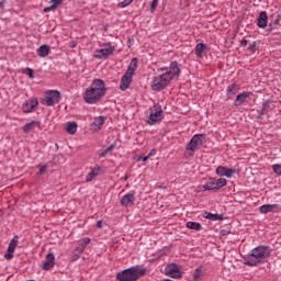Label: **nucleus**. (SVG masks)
Masks as SVG:
<instances>
[{"label": "nucleus", "instance_id": "39448f33", "mask_svg": "<svg viewBox=\"0 0 281 281\" xmlns=\"http://www.w3.org/2000/svg\"><path fill=\"white\" fill-rule=\"evenodd\" d=\"M115 52V46L111 45V43H104L100 45V48H97L93 57L99 60H106L109 56H113Z\"/></svg>", "mask_w": 281, "mask_h": 281}, {"label": "nucleus", "instance_id": "2f4dec72", "mask_svg": "<svg viewBox=\"0 0 281 281\" xmlns=\"http://www.w3.org/2000/svg\"><path fill=\"white\" fill-rule=\"evenodd\" d=\"M113 150H115V144L110 145L108 148H105L100 155L99 157H106L109 155V153H113Z\"/></svg>", "mask_w": 281, "mask_h": 281}, {"label": "nucleus", "instance_id": "f257e3e1", "mask_svg": "<svg viewBox=\"0 0 281 281\" xmlns=\"http://www.w3.org/2000/svg\"><path fill=\"white\" fill-rule=\"evenodd\" d=\"M179 74L181 70L177 61H172L169 68H159L150 81L153 91H164Z\"/></svg>", "mask_w": 281, "mask_h": 281}, {"label": "nucleus", "instance_id": "6ab92c4d", "mask_svg": "<svg viewBox=\"0 0 281 281\" xmlns=\"http://www.w3.org/2000/svg\"><path fill=\"white\" fill-rule=\"evenodd\" d=\"M35 109H36L35 100L26 101L22 106L23 113H32V111H34Z\"/></svg>", "mask_w": 281, "mask_h": 281}, {"label": "nucleus", "instance_id": "4c0bfd02", "mask_svg": "<svg viewBox=\"0 0 281 281\" xmlns=\"http://www.w3.org/2000/svg\"><path fill=\"white\" fill-rule=\"evenodd\" d=\"M157 5H159V0H153L150 11L155 12V10H157Z\"/></svg>", "mask_w": 281, "mask_h": 281}, {"label": "nucleus", "instance_id": "5701e85b", "mask_svg": "<svg viewBox=\"0 0 281 281\" xmlns=\"http://www.w3.org/2000/svg\"><path fill=\"white\" fill-rule=\"evenodd\" d=\"M135 71H137V58L132 59L126 74L131 76H135Z\"/></svg>", "mask_w": 281, "mask_h": 281}, {"label": "nucleus", "instance_id": "cd10ccee", "mask_svg": "<svg viewBox=\"0 0 281 281\" xmlns=\"http://www.w3.org/2000/svg\"><path fill=\"white\" fill-rule=\"evenodd\" d=\"M187 227L188 229H195V232H201L202 229L201 223L196 222H188Z\"/></svg>", "mask_w": 281, "mask_h": 281}, {"label": "nucleus", "instance_id": "f3484780", "mask_svg": "<svg viewBox=\"0 0 281 281\" xmlns=\"http://www.w3.org/2000/svg\"><path fill=\"white\" fill-rule=\"evenodd\" d=\"M251 95V92H243L236 97V100L234 102L235 106H243L245 102H247V98Z\"/></svg>", "mask_w": 281, "mask_h": 281}, {"label": "nucleus", "instance_id": "bb28decb", "mask_svg": "<svg viewBox=\"0 0 281 281\" xmlns=\"http://www.w3.org/2000/svg\"><path fill=\"white\" fill-rule=\"evenodd\" d=\"M203 276H205V270L203 269V267L196 268L193 274L194 280L200 281Z\"/></svg>", "mask_w": 281, "mask_h": 281}, {"label": "nucleus", "instance_id": "37998d69", "mask_svg": "<svg viewBox=\"0 0 281 281\" xmlns=\"http://www.w3.org/2000/svg\"><path fill=\"white\" fill-rule=\"evenodd\" d=\"M155 155H157V149H151L147 157L150 159V157H155Z\"/></svg>", "mask_w": 281, "mask_h": 281}, {"label": "nucleus", "instance_id": "c756f323", "mask_svg": "<svg viewBox=\"0 0 281 281\" xmlns=\"http://www.w3.org/2000/svg\"><path fill=\"white\" fill-rule=\"evenodd\" d=\"M34 128H36V122L34 121L23 126L24 133H32Z\"/></svg>", "mask_w": 281, "mask_h": 281}, {"label": "nucleus", "instance_id": "f03ea898", "mask_svg": "<svg viewBox=\"0 0 281 281\" xmlns=\"http://www.w3.org/2000/svg\"><path fill=\"white\" fill-rule=\"evenodd\" d=\"M104 95H106V86L102 79H94L83 92V100L87 104H98Z\"/></svg>", "mask_w": 281, "mask_h": 281}, {"label": "nucleus", "instance_id": "ea45409f", "mask_svg": "<svg viewBox=\"0 0 281 281\" xmlns=\"http://www.w3.org/2000/svg\"><path fill=\"white\" fill-rule=\"evenodd\" d=\"M40 175H45L47 172V165H43L40 167Z\"/></svg>", "mask_w": 281, "mask_h": 281}, {"label": "nucleus", "instance_id": "1a4fd4ad", "mask_svg": "<svg viewBox=\"0 0 281 281\" xmlns=\"http://www.w3.org/2000/svg\"><path fill=\"white\" fill-rule=\"evenodd\" d=\"M165 273L169 278L179 279L181 278V268L177 263H170L165 268Z\"/></svg>", "mask_w": 281, "mask_h": 281}, {"label": "nucleus", "instance_id": "49530a36", "mask_svg": "<svg viewBox=\"0 0 281 281\" xmlns=\"http://www.w3.org/2000/svg\"><path fill=\"white\" fill-rule=\"evenodd\" d=\"M76 45H77V44H76V42H74V41L69 43V47H70L71 49H74V47H76Z\"/></svg>", "mask_w": 281, "mask_h": 281}, {"label": "nucleus", "instance_id": "2eb2a0df", "mask_svg": "<svg viewBox=\"0 0 281 281\" xmlns=\"http://www.w3.org/2000/svg\"><path fill=\"white\" fill-rule=\"evenodd\" d=\"M52 54V47L47 44L42 45L40 48H37V55L40 58H47Z\"/></svg>", "mask_w": 281, "mask_h": 281}, {"label": "nucleus", "instance_id": "c85d7f7f", "mask_svg": "<svg viewBox=\"0 0 281 281\" xmlns=\"http://www.w3.org/2000/svg\"><path fill=\"white\" fill-rule=\"evenodd\" d=\"M215 186L217 190H221V188H225V186H227V179L225 178L215 179Z\"/></svg>", "mask_w": 281, "mask_h": 281}, {"label": "nucleus", "instance_id": "4468645a", "mask_svg": "<svg viewBox=\"0 0 281 281\" xmlns=\"http://www.w3.org/2000/svg\"><path fill=\"white\" fill-rule=\"evenodd\" d=\"M269 23V16L267 15V11H262L259 13V18H258V27H260L261 30H265L267 27Z\"/></svg>", "mask_w": 281, "mask_h": 281}, {"label": "nucleus", "instance_id": "412c9836", "mask_svg": "<svg viewBox=\"0 0 281 281\" xmlns=\"http://www.w3.org/2000/svg\"><path fill=\"white\" fill-rule=\"evenodd\" d=\"M100 167H94L90 170V172L86 176V181L87 183L93 181V179H95V177H99L100 175Z\"/></svg>", "mask_w": 281, "mask_h": 281}, {"label": "nucleus", "instance_id": "7c9ffc66", "mask_svg": "<svg viewBox=\"0 0 281 281\" xmlns=\"http://www.w3.org/2000/svg\"><path fill=\"white\" fill-rule=\"evenodd\" d=\"M90 243H91V238L85 237V238H82V239H80V240L78 241V245H79V247L83 248V251H85V249H87V246H88Z\"/></svg>", "mask_w": 281, "mask_h": 281}, {"label": "nucleus", "instance_id": "3c124183", "mask_svg": "<svg viewBox=\"0 0 281 281\" xmlns=\"http://www.w3.org/2000/svg\"><path fill=\"white\" fill-rule=\"evenodd\" d=\"M4 3H5L4 1H1L0 2V8H2L4 5Z\"/></svg>", "mask_w": 281, "mask_h": 281}, {"label": "nucleus", "instance_id": "aec40b11", "mask_svg": "<svg viewBox=\"0 0 281 281\" xmlns=\"http://www.w3.org/2000/svg\"><path fill=\"white\" fill-rule=\"evenodd\" d=\"M202 192H205L206 190H217L216 189V179L210 178L209 181L201 187Z\"/></svg>", "mask_w": 281, "mask_h": 281}, {"label": "nucleus", "instance_id": "20e7f679", "mask_svg": "<svg viewBox=\"0 0 281 281\" xmlns=\"http://www.w3.org/2000/svg\"><path fill=\"white\" fill-rule=\"evenodd\" d=\"M146 276V269L135 266L117 272L116 280L119 281H137L142 277Z\"/></svg>", "mask_w": 281, "mask_h": 281}, {"label": "nucleus", "instance_id": "58836bf2", "mask_svg": "<svg viewBox=\"0 0 281 281\" xmlns=\"http://www.w3.org/2000/svg\"><path fill=\"white\" fill-rule=\"evenodd\" d=\"M24 74H25L26 76H29L30 78H34V70H32L31 68H26V69L24 70Z\"/></svg>", "mask_w": 281, "mask_h": 281}, {"label": "nucleus", "instance_id": "a211bd4d", "mask_svg": "<svg viewBox=\"0 0 281 281\" xmlns=\"http://www.w3.org/2000/svg\"><path fill=\"white\" fill-rule=\"evenodd\" d=\"M102 126H104V117L103 116H99L97 119H94V122L91 124V131H101Z\"/></svg>", "mask_w": 281, "mask_h": 281}, {"label": "nucleus", "instance_id": "72a5a7b5", "mask_svg": "<svg viewBox=\"0 0 281 281\" xmlns=\"http://www.w3.org/2000/svg\"><path fill=\"white\" fill-rule=\"evenodd\" d=\"M205 218H207L209 221H221V215L206 213Z\"/></svg>", "mask_w": 281, "mask_h": 281}, {"label": "nucleus", "instance_id": "dca6fc26", "mask_svg": "<svg viewBox=\"0 0 281 281\" xmlns=\"http://www.w3.org/2000/svg\"><path fill=\"white\" fill-rule=\"evenodd\" d=\"M205 52H207V45L204 43H198L195 45V56L196 58H203L205 56Z\"/></svg>", "mask_w": 281, "mask_h": 281}, {"label": "nucleus", "instance_id": "f704fd0d", "mask_svg": "<svg viewBox=\"0 0 281 281\" xmlns=\"http://www.w3.org/2000/svg\"><path fill=\"white\" fill-rule=\"evenodd\" d=\"M80 256H82V255H80V252L74 251L70 257V262H76V260H78L80 258Z\"/></svg>", "mask_w": 281, "mask_h": 281}, {"label": "nucleus", "instance_id": "c9c22d12", "mask_svg": "<svg viewBox=\"0 0 281 281\" xmlns=\"http://www.w3.org/2000/svg\"><path fill=\"white\" fill-rule=\"evenodd\" d=\"M272 170L276 175L281 176V165H273Z\"/></svg>", "mask_w": 281, "mask_h": 281}, {"label": "nucleus", "instance_id": "864d4df0", "mask_svg": "<svg viewBox=\"0 0 281 281\" xmlns=\"http://www.w3.org/2000/svg\"><path fill=\"white\" fill-rule=\"evenodd\" d=\"M128 179V177H125V180Z\"/></svg>", "mask_w": 281, "mask_h": 281}, {"label": "nucleus", "instance_id": "9b49d317", "mask_svg": "<svg viewBox=\"0 0 281 281\" xmlns=\"http://www.w3.org/2000/svg\"><path fill=\"white\" fill-rule=\"evenodd\" d=\"M121 205H123V207H133V205H135L134 191H131L130 193L123 195V198L121 199Z\"/></svg>", "mask_w": 281, "mask_h": 281}, {"label": "nucleus", "instance_id": "ddd939ff", "mask_svg": "<svg viewBox=\"0 0 281 281\" xmlns=\"http://www.w3.org/2000/svg\"><path fill=\"white\" fill-rule=\"evenodd\" d=\"M280 210V204H263L259 207L261 214H269L271 212H278Z\"/></svg>", "mask_w": 281, "mask_h": 281}, {"label": "nucleus", "instance_id": "a19ab883", "mask_svg": "<svg viewBox=\"0 0 281 281\" xmlns=\"http://www.w3.org/2000/svg\"><path fill=\"white\" fill-rule=\"evenodd\" d=\"M12 254L13 252L8 251V254L4 255L5 260H12V258H14V255H12Z\"/></svg>", "mask_w": 281, "mask_h": 281}, {"label": "nucleus", "instance_id": "8fccbe9b", "mask_svg": "<svg viewBox=\"0 0 281 281\" xmlns=\"http://www.w3.org/2000/svg\"><path fill=\"white\" fill-rule=\"evenodd\" d=\"M266 111H267V105H263L262 113H266Z\"/></svg>", "mask_w": 281, "mask_h": 281}, {"label": "nucleus", "instance_id": "e433bc0d", "mask_svg": "<svg viewBox=\"0 0 281 281\" xmlns=\"http://www.w3.org/2000/svg\"><path fill=\"white\" fill-rule=\"evenodd\" d=\"M133 0H124L119 3V8H126V5H131Z\"/></svg>", "mask_w": 281, "mask_h": 281}, {"label": "nucleus", "instance_id": "c03bdc74", "mask_svg": "<svg viewBox=\"0 0 281 281\" xmlns=\"http://www.w3.org/2000/svg\"><path fill=\"white\" fill-rule=\"evenodd\" d=\"M148 156H145V157H142V156H139L138 157V161H144V164H146V161H148Z\"/></svg>", "mask_w": 281, "mask_h": 281}, {"label": "nucleus", "instance_id": "a18cd8bd", "mask_svg": "<svg viewBox=\"0 0 281 281\" xmlns=\"http://www.w3.org/2000/svg\"><path fill=\"white\" fill-rule=\"evenodd\" d=\"M247 40H241V42H240V45H241V47H245L246 45H247Z\"/></svg>", "mask_w": 281, "mask_h": 281}, {"label": "nucleus", "instance_id": "393cba45", "mask_svg": "<svg viewBox=\"0 0 281 281\" xmlns=\"http://www.w3.org/2000/svg\"><path fill=\"white\" fill-rule=\"evenodd\" d=\"M236 93H238V85L233 83V85L228 86L227 97L228 98H234V95H236Z\"/></svg>", "mask_w": 281, "mask_h": 281}, {"label": "nucleus", "instance_id": "9d476101", "mask_svg": "<svg viewBox=\"0 0 281 281\" xmlns=\"http://www.w3.org/2000/svg\"><path fill=\"white\" fill-rule=\"evenodd\" d=\"M216 175L218 177H227L228 179H232V177H234V175H236V169H231L224 166H218L216 168Z\"/></svg>", "mask_w": 281, "mask_h": 281}, {"label": "nucleus", "instance_id": "de8ad7c7", "mask_svg": "<svg viewBox=\"0 0 281 281\" xmlns=\"http://www.w3.org/2000/svg\"><path fill=\"white\" fill-rule=\"evenodd\" d=\"M250 50H251V52H256V43H254V44L250 46Z\"/></svg>", "mask_w": 281, "mask_h": 281}, {"label": "nucleus", "instance_id": "603ef678", "mask_svg": "<svg viewBox=\"0 0 281 281\" xmlns=\"http://www.w3.org/2000/svg\"><path fill=\"white\" fill-rule=\"evenodd\" d=\"M164 281H172V280H170V279H165Z\"/></svg>", "mask_w": 281, "mask_h": 281}, {"label": "nucleus", "instance_id": "473e14b6", "mask_svg": "<svg viewBox=\"0 0 281 281\" xmlns=\"http://www.w3.org/2000/svg\"><path fill=\"white\" fill-rule=\"evenodd\" d=\"M16 245H19V241L16 239H12L10 241L9 248H8L9 254H14V251L16 249Z\"/></svg>", "mask_w": 281, "mask_h": 281}, {"label": "nucleus", "instance_id": "b1692460", "mask_svg": "<svg viewBox=\"0 0 281 281\" xmlns=\"http://www.w3.org/2000/svg\"><path fill=\"white\" fill-rule=\"evenodd\" d=\"M59 5H63V0H50L49 7L44 9V12L56 10Z\"/></svg>", "mask_w": 281, "mask_h": 281}, {"label": "nucleus", "instance_id": "a878e982", "mask_svg": "<svg viewBox=\"0 0 281 281\" xmlns=\"http://www.w3.org/2000/svg\"><path fill=\"white\" fill-rule=\"evenodd\" d=\"M66 131L69 133V135H76V132L78 131V124H76V122L68 123Z\"/></svg>", "mask_w": 281, "mask_h": 281}, {"label": "nucleus", "instance_id": "4be33fe9", "mask_svg": "<svg viewBox=\"0 0 281 281\" xmlns=\"http://www.w3.org/2000/svg\"><path fill=\"white\" fill-rule=\"evenodd\" d=\"M54 254H48L46 257V261L43 265V269L44 271H49V269H52L55 265L54 262Z\"/></svg>", "mask_w": 281, "mask_h": 281}, {"label": "nucleus", "instance_id": "0eeeda50", "mask_svg": "<svg viewBox=\"0 0 281 281\" xmlns=\"http://www.w3.org/2000/svg\"><path fill=\"white\" fill-rule=\"evenodd\" d=\"M203 144H205V134H195L187 145V150L189 153H196Z\"/></svg>", "mask_w": 281, "mask_h": 281}, {"label": "nucleus", "instance_id": "f8f14e48", "mask_svg": "<svg viewBox=\"0 0 281 281\" xmlns=\"http://www.w3.org/2000/svg\"><path fill=\"white\" fill-rule=\"evenodd\" d=\"M131 82H133V75H128V72H125L124 76L121 78V91H126V89L131 87Z\"/></svg>", "mask_w": 281, "mask_h": 281}, {"label": "nucleus", "instance_id": "79ce46f5", "mask_svg": "<svg viewBox=\"0 0 281 281\" xmlns=\"http://www.w3.org/2000/svg\"><path fill=\"white\" fill-rule=\"evenodd\" d=\"M75 252L79 254L82 256V254H85V250L83 248H81V246H78L76 249H75Z\"/></svg>", "mask_w": 281, "mask_h": 281}, {"label": "nucleus", "instance_id": "09e8293b", "mask_svg": "<svg viewBox=\"0 0 281 281\" xmlns=\"http://www.w3.org/2000/svg\"><path fill=\"white\" fill-rule=\"evenodd\" d=\"M97 226L101 229V227H102V221H99V222L97 223Z\"/></svg>", "mask_w": 281, "mask_h": 281}, {"label": "nucleus", "instance_id": "7ed1b4c3", "mask_svg": "<svg viewBox=\"0 0 281 281\" xmlns=\"http://www.w3.org/2000/svg\"><path fill=\"white\" fill-rule=\"evenodd\" d=\"M269 256H271V248L269 246H258L246 256L244 265L247 267H258V265L265 263Z\"/></svg>", "mask_w": 281, "mask_h": 281}, {"label": "nucleus", "instance_id": "423d86ee", "mask_svg": "<svg viewBox=\"0 0 281 281\" xmlns=\"http://www.w3.org/2000/svg\"><path fill=\"white\" fill-rule=\"evenodd\" d=\"M58 102H60V91L58 90L46 91L44 98L41 101L44 106H56Z\"/></svg>", "mask_w": 281, "mask_h": 281}, {"label": "nucleus", "instance_id": "6e6552de", "mask_svg": "<svg viewBox=\"0 0 281 281\" xmlns=\"http://www.w3.org/2000/svg\"><path fill=\"white\" fill-rule=\"evenodd\" d=\"M164 120V110H161V105L156 104L154 108H151V112L148 117V124L150 126L157 124V122H161Z\"/></svg>", "mask_w": 281, "mask_h": 281}]
</instances>
